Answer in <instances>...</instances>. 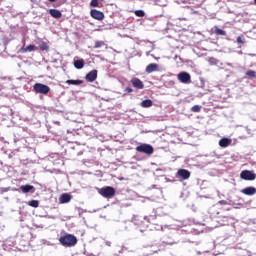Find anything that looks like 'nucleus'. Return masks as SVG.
<instances>
[{
  "label": "nucleus",
  "mask_w": 256,
  "mask_h": 256,
  "mask_svg": "<svg viewBox=\"0 0 256 256\" xmlns=\"http://www.w3.org/2000/svg\"><path fill=\"white\" fill-rule=\"evenodd\" d=\"M59 243L63 247H75L77 245V237L73 234H66L59 238Z\"/></svg>",
  "instance_id": "f257e3e1"
},
{
  "label": "nucleus",
  "mask_w": 256,
  "mask_h": 256,
  "mask_svg": "<svg viewBox=\"0 0 256 256\" xmlns=\"http://www.w3.org/2000/svg\"><path fill=\"white\" fill-rule=\"evenodd\" d=\"M99 195L105 199H113L115 197V188L112 186H105L98 191Z\"/></svg>",
  "instance_id": "f03ea898"
},
{
  "label": "nucleus",
  "mask_w": 256,
  "mask_h": 256,
  "mask_svg": "<svg viewBox=\"0 0 256 256\" xmlns=\"http://www.w3.org/2000/svg\"><path fill=\"white\" fill-rule=\"evenodd\" d=\"M138 153H145L146 155H153L155 149L151 144H142L136 147Z\"/></svg>",
  "instance_id": "7ed1b4c3"
},
{
  "label": "nucleus",
  "mask_w": 256,
  "mask_h": 256,
  "mask_svg": "<svg viewBox=\"0 0 256 256\" xmlns=\"http://www.w3.org/2000/svg\"><path fill=\"white\" fill-rule=\"evenodd\" d=\"M35 93H41L42 95H47L49 91H51V88L45 84L36 83L33 87Z\"/></svg>",
  "instance_id": "20e7f679"
},
{
  "label": "nucleus",
  "mask_w": 256,
  "mask_h": 256,
  "mask_svg": "<svg viewBox=\"0 0 256 256\" xmlns=\"http://www.w3.org/2000/svg\"><path fill=\"white\" fill-rule=\"evenodd\" d=\"M241 179H244V181H255L256 174L251 172L250 170H243L240 173Z\"/></svg>",
  "instance_id": "39448f33"
},
{
  "label": "nucleus",
  "mask_w": 256,
  "mask_h": 256,
  "mask_svg": "<svg viewBox=\"0 0 256 256\" xmlns=\"http://www.w3.org/2000/svg\"><path fill=\"white\" fill-rule=\"evenodd\" d=\"M90 16L92 19H96V21H103V19H105V14L97 9H92L90 11Z\"/></svg>",
  "instance_id": "423d86ee"
},
{
  "label": "nucleus",
  "mask_w": 256,
  "mask_h": 256,
  "mask_svg": "<svg viewBox=\"0 0 256 256\" xmlns=\"http://www.w3.org/2000/svg\"><path fill=\"white\" fill-rule=\"evenodd\" d=\"M178 81H180V83H191V74L187 72H180L178 74Z\"/></svg>",
  "instance_id": "0eeeda50"
},
{
  "label": "nucleus",
  "mask_w": 256,
  "mask_h": 256,
  "mask_svg": "<svg viewBox=\"0 0 256 256\" xmlns=\"http://www.w3.org/2000/svg\"><path fill=\"white\" fill-rule=\"evenodd\" d=\"M130 83L134 87V89H145V84L139 78H132L130 80Z\"/></svg>",
  "instance_id": "6e6552de"
},
{
  "label": "nucleus",
  "mask_w": 256,
  "mask_h": 256,
  "mask_svg": "<svg viewBox=\"0 0 256 256\" xmlns=\"http://www.w3.org/2000/svg\"><path fill=\"white\" fill-rule=\"evenodd\" d=\"M177 177H181L185 181L191 177V172L187 169H179L177 171Z\"/></svg>",
  "instance_id": "1a4fd4ad"
},
{
  "label": "nucleus",
  "mask_w": 256,
  "mask_h": 256,
  "mask_svg": "<svg viewBox=\"0 0 256 256\" xmlns=\"http://www.w3.org/2000/svg\"><path fill=\"white\" fill-rule=\"evenodd\" d=\"M155 71H159V65L157 63H151L146 66L145 72L148 74L155 73Z\"/></svg>",
  "instance_id": "9d476101"
},
{
  "label": "nucleus",
  "mask_w": 256,
  "mask_h": 256,
  "mask_svg": "<svg viewBox=\"0 0 256 256\" xmlns=\"http://www.w3.org/2000/svg\"><path fill=\"white\" fill-rule=\"evenodd\" d=\"M86 81H88L89 83H93V81H95L97 79V70H92L90 71L86 77H85Z\"/></svg>",
  "instance_id": "9b49d317"
},
{
  "label": "nucleus",
  "mask_w": 256,
  "mask_h": 256,
  "mask_svg": "<svg viewBox=\"0 0 256 256\" xmlns=\"http://www.w3.org/2000/svg\"><path fill=\"white\" fill-rule=\"evenodd\" d=\"M241 193H243V195H248V196L255 195L256 194V188L253 187V186H249V187H246V188L242 189Z\"/></svg>",
  "instance_id": "f8f14e48"
},
{
  "label": "nucleus",
  "mask_w": 256,
  "mask_h": 256,
  "mask_svg": "<svg viewBox=\"0 0 256 256\" xmlns=\"http://www.w3.org/2000/svg\"><path fill=\"white\" fill-rule=\"evenodd\" d=\"M20 189L22 193H35V186L33 185H22Z\"/></svg>",
  "instance_id": "ddd939ff"
},
{
  "label": "nucleus",
  "mask_w": 256,
  "mask_h": 256,
  "mask_svg": "<svg viewBox=\"0 0 256 256\" xmlns=\"http://www.w3.org/2000/svg\"><path fill=\"white\" fill-rule=\"evenodd\" d=\"M49 13L54 19H61V17L63 16V14H61V11L57 9H50Z\"/></svg>",
  "instance_id": "4468645a"
},
{
  "label": "nucleus",
  "mask_w": 256,
  "mask_h": 256,
  "mask_svg": "<svg viewBox=\"0 0 256 256\" xmlns=\"http://www.w3.org/2000/svg\"><path fill=\"white\" fill-rule=\"evenodd\" d=\"M149 226H150L149 220H147L146 218H144V220H142L139 223V227L141 231H147V229H149Z\"/></svg>",
  "instance_id": "2eb2a0df"
},
{
  "label": "nucleus",
  "mask_w": 256,
  "mask_h": 256,
  "mask_svg": "<svg viewBox=\"0 0 256 256\" xmlns=\"http://www.w3.org/2000/svg\"><path fill=\"white\" fill-rule=\"evenodd\" d=\"M232 140L229 138H222L219 140V145L223 148L225 147H229V145H231Z\"/></svg>",
  "instance_id": "dca6fc26"
},
{
  "label": "nucleus",
  "mask_w": 256,
  "mask_h": 256,
  "mask_svg": "<svg viewBox=\"0 0 256 256\" xmlns=\"http://www.w3.org/2000/svg\"><path fill=\"white\" fill-rule=\"evenodd\" d=\"M71 201V195L64 193L59 198V203H69Z\"/></svg>",
  "instance_id": "f3484780"
},
{
  "label": "nucleus",
  "mask_w": 256,
  "mask_h": 256,
  "mask_svg": "<svg viewBox=\"0 0 256 256\" xmlns=\"http://www.w3.org/2000/svg\"><path fill=\"white\" fill-rule=\"evenodd\" d=\"M74 67L76 69H83L85 67V60L80 59V60L74 61Z\"/></svg>",
  "instance_id": "a211bd4d"
},
{
  "label": "nucleus",
  "mask_w": 256,
  "mask_h": 256,
  "mask_svg": "<svg viewBox=\"0 0 256 256\" xmlns=\"http://www.w3.org/2000/svg\"><path fill=\"white\" fill-rule=\"evenodd\" d=\"M141 107H143L144 109H147L149 107H153V100L151 99H147L141 102Z\"/></svg>",
  "instance_id": "6ab92c4d"
},
{
  "label": "nucleus",
  "mask_w": 256,
  "mask_h": 256,
  "mask_svg": "<svg viewBox=\"0 0 256 256\" xmlns=\"http://www.w3.org/2000/svg\"><path fill=\"white\" fill-rule=\"evenodd\" d=\"M214 33L217 36H223L225 37V35H227V32L225 30H221V28L214 26Z\"/></svg>",
  "instance_id": "aec40b11"
},
{
  "label": "nucleus",
  "mask_w": 256,
  "mask_h": 256,
  "mask_svg": "<svg viewBox=\"0 0 256 256\" xmlns=\"http://www.w3.org/2000/svg\"><path fill=\"white\" fill-rule=\"evenodd\" d=\"M37 47H35V45H29L26 48H22V53H27V52H31V51H36Z\"/></svg>",
  "instance_id": "412c9836"
},
{
  "label": "nucleus",
  "mask_w": 256,
  "mask_h": 256,
  "mask_svg": "<svg viewBox=\"0 0 256 256\" xmlns=\"http://www.w3.org/2000/svg\"><path fill=\"white\" fill-rule=\"evenodd\" d=\"M67 85H83V80H67Z\"/></svg>",
  "instance_id": "4be33fe9"
},
{
  "label": "nucleus",
  "mask_w": 256,
  "mask_h": 256,
  "mask_svg": "<svg viewBox=\"0 0 256 256\" xmlns=\"http://www.w3.org/2000/svg\"><path fill=\"white\" fill-rule=\"evenodd\" d=\"M246 77H248V79H256V72L254 70H248Z\"/></svg>",
  "instance_id": "5701e85b"
},
{
  "label": "nucleus",
  "mask_w": 256,
  "mask_h": 256,
  "mask_svg": "<svg viewBox=\"0 0 256 256\" xmlns=\"http://www.w3.org/2000/svg\"><path fill=\"white\" fill-rule=\"evenodd\" d=\"M105 42L104 41H96L94 44V49H101V47H105Z\"/></svg>",
  "instance_id": "b1692460"
},
{
  "label": "nucleus",
  "mask_w": 256,
  "mask_h": 256,
  "mask_svg": "<svg viewBox=\"0 0 256 256\" xmlns=\"http://www.w3.org/2000/svg\"><path fill=\"white\" fill-rule=\"evenodd\" d=\"M134 15H136V17H145V11L136 10V11H134Z\"/></svg>",
  "instance_id": "393cba45"
},
{
  "label": "nucleus",
  "mask_w": 256,
  "mask_h": 256,
  "mask_svg": "<svg viewBox=\"0 0 256 256\" xmlns=\"http://www.w3.org/2000/svg\"><path fill=\"white\" fill-rule=\"evenodd\" d=\"M191 111H192V113H200V112H201V106H199V105H194V106L191 108Z\"/></svg>",
  "instance_id": "a878e982"
},
{
  "label": "nucleus",
  "mask_w": 256,
  "mask_h": 256,
  "mask_svg": "<svg viewBox=\"0 0 256 256\" xmlns=\"http://www.w3.org/2000/svg\"><path fill=\"white\" fill-rule=\"evenodd\" d=\"M28 205H30V207H34V208H37L39 207V201L37 200H31Z\"/></svg>",
  "instance_id": "bb28decb"
},
{
  "label": "nucleus",
  "mask_w": 256,
  "mask_h": 256,
  "mask_svg": "<svg viewBox=\"0 0 256 256\" xmlns=\"http://www.w3.org/2000/svg\"><path fill=\"white\" fill-rule=\"evenodd\" d=\"M39 48L41 49V51H49V45H47V43H42Z\"/></svg>",
  "instance_id": "cd10ccee"
},
{
  "label": "nucleus",
  "mask_w": 256,
  "mask_h": 256,
  "mask_svg": "<svg viewBox=\"0 0 256 256\" xmlns=\"http://www.w3.org/2000/svg\"><path fill=\"white\" fill-rule=\"evenodd\" d=\"M90 6L91 7H99V0H91Z\"/></svg>",
  "instance_id": "c85d7f7f"
},
{
  "label": "nucleus",
  "mask_w": 256,
  "mask_h": 256,
  "mask_svg": "<svg viewBox=\"0 0 256 256\" xmlns=\"http://www.w3.org/2000/svg\"><path fill=\"white\" fill-rule=\"evenodd\" d=\"M236 41H237V43H239V44H245V40H243V37H241V36H238L237 37V39H236Z\"/></svg>",
  "instance_id": "c756f323"
},
{
  "label": "nucleus",
  "mask_w": 256,
  "mask_h": 256,
  "mask_svg": "<svg viewBox=\"0 0 256 256\" xmlns=\"http://www.w3.org/2000/svg\"><path fill=\"white\" fill-rule=\"evenodd\" d=\"M219 205H229V202H227V200H220Z\"/></svg>",
  "instance_id": "7c9ffc66"
},
{
  "label": "nucleus",
  "mask_w": 256,
  "mask_h": 256,
  "mask_svg": "<svg viewBox=\"0 0 256 256\" xmlns=\"http://www.w3.org/2000/svg\"><path fill=\"white\" fill-rule=\"evenodd\" d=\"M125 93H133V90L131 87H126L125 88Z\"/></svg>",
  "instance_id": "2f4dec72"
},
{
  "label": "nucleus",
  "mask_w": 256,
  "mask_h": 256,
  "mask_svg": "<svg viewBox=\"0 0 256 256\" xmlns=\"http://www.w3.org/2000/svg\"><path fill=\"white\" fill-rule=\"evenodd\" d=\"M50 3H55L57 0H48Z\"/></svg>",
  "instance_id": "473e14b6"
},
{
  "label": "nucleus",
  "mask_w": 256,
  "mask_h": 256,
  "mask_svg": "<svg viewBox=\"0 0 256 256\" xmlns=\"http://www.w3.org/2000/svg\"><path fill=\"white\" fill-rule=\"evenodd\" d=\"M251 57H255V54H250Z\"/></svg>",
  "instance_id": "72a5a7b5"
},
{
  "label": "nucleus",
  "mask_w": 256,
  "mask_h": 256,
  "mask_svg": "<svg viewBox=\"0 0 256 256\" xmlns=\"http://www.w3.org/2000/svg\"><path fill=\"white\" fill-rule=\"evenodd\" d=\"M254 5H256V0H254Z\"/></svg>",
  "instance_id": "f704fd0d"
}]
</instances>
